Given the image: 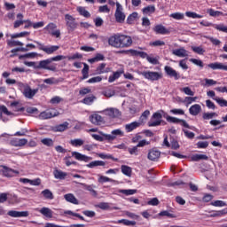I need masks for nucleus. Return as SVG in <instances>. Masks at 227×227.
I'll return each instance as SVG.
<instances>
[{"label": "nucleus", "mask_w": 227, "mask_h": 227, "mask_svg": "<svg viewBox=\"0 0 227 227\" xmlns=\"http://www.w3.org/2000/svg\"><path fill=\"white\" fill-rule=\"evenodd\" d=\"M72 157L75 158L76 160H82L83 162H90V160L92 159L91 157L86 156L78 152H73Z\"/></svg>", "instance_id": "obj_22"}, {"label": "nucleus", "mask_w": 227, "mask_h": 227, "mask_svg": "<svg viewBox=\"0 0 227 227\" xmlns=\"http://www.w3.org/2000/svg\"><path fill=\"white\" fill-rule=\"evenodd\" d=\"M106 63H102L99 65V67H97L96 72L97 74H107V72H109V68H106Z\"/></svg>", "instance_id": "obj_34"}, {"label": "nucleus", "mask_w": 227, "mask_h": 227, "mask_svg": "<svg viewBox=\"0 0 227 227\" xmlns=\"http://www.w3.org/2000/svg\"><path fill=\"white\" fill-rule=\"evenodd\" d=\"M189 113L192 114V116H198L200 113H201V106L199 104L192 106L189 109Z\"/></svg>", "instance_id": "obj_25"}, {"label": "nucleus", "mask_w": 227, "mask_h": 227, "mask_svg": "<svg viewBox=\"0 0 227 227\" xmlns=\"http://www.w3.org/2000/svg\"><path fill=\"white\" fill-rule=\"evenodd\" d=\"M116 92H114V90H105L103 91V95L105 97H107V98H111V97H114Z\"/></svg>", "instance_id": "obj_64"}, {"label": "nucleus", "mask_w": 227, "mask_h": 227, "mask_svg": "<svg viewBox=\"0 0 227 227\" xmlns=\"http://www.w3.org/2000/svg\"><path fill=\"white\" fill-rule=\"evenodd\" d=\"M39 45V51H43L46 54H54L59 49V46H45L41 43L35 42Z\"/></svg>", "instance_id": "obj_12"}, {"label": "nucleus", "mask_w": 227, "mask_h": 227, "mask_svg": "<svg viewBox=\"0 0 227 227\" xmlns=\"http://www.w3.org/2000/svg\"><path fill=\"white\" fill-rule=\"evenodd\" d=\"M108 45L114 47L115 49H121V44L120 41V35H114L108 38Z\"/></svg>", "instance_id": "obj_10"}, {"label": "nucleus", "mask_w": 227, "mask_h": 227, "mask_svg": "<svg viewBox=\"0 0 227 227\" xmlns=\"http://www.w3.org/2000/svg\"><path fill=\"white\" fill-rule=\"evenodd\" d=\"M38 56V53L36 52H30V53H26L24 55H20L19 57V59H24V58L29 59V58H36Z\"/></svg>", "instance_id": "obj_55"}, {"label": "nucleus", "mask_w": 227, "mask_h": 227, "mask_svg": "<svg viewBox=\"0 0 227 227\" xmlns=\"http://www.w3.org/2000/svg\"><path fill=\"white\" fill-rule=\"evenodd\" d=\"M64 198L66 201H68L69 203H73L74 205H79V200H77L75 196L72 193L66 194Z\"/></svg>", "instance_id": "obj_27"}, {"label": "nucleus", "mask_w": 227, "mask_h": 227, "mask_svg": "<svg viewBox=\"0 0 227 227\" xmlns=\"http://www.w3.org/2000/svg\"><path fill=\"white\" fill-rule=\"evenodd\" d=\"M181 91H183V93H184L185 95H189L190 97H194V91H192V90H191L189 87H184L181 89Z\"/></svg>", "instance_id": "obj_57"}, {"label": "nucleus", "mask_w": 227, "mask_h": 227, "mask_svg": "<svg viewBox=\"0 0 227 227\" xmlns=\"http://www.w3.org/2000/svg\"><path fill=\"white\" fill-rule=\"evenodd\" d=\"M36 93H38V89L33 90L28 85H26L23 90V95L26 98H33Z\"/></svg>", "instance_id": "obj_14"}, {"label": "nucleus", "mask_w": 227, "mask_h": 227, "mask_svg": "<svg viewBox=\"0 0 227 227\" xmlns=\"http://www.w3.org/2000/svg\"><path fill=\"white\" fill-rule=\"evenodd\" d=\"M207 13H209L210 17H220V15H223V12L219 11H214V9H208Z\"/></svg>", "instance_id": "obj_53"}, {"label": "nucleus", "mask_w": 227, "mask_h": 227, "mask_svg": "<svg viewBox=\"0 0 227 227\" xmlns=\"http://www.w3.org/2000/svg\"><path fill=\"white\" fill-rule=\"evenodd\" d=\"M190 62L193 63V65H196L197 67H200V68H203V61L198 59H190Z\"/></svg>", "instance_id": "obj_62"}, {"label": "nucleus", "mask_w": 227, "mask_h": 227, "mask_svg": "<svg viewBox=\"0 0 227 227\" xmlns=\"http://www.w3.org/2000/svg\"><path fill=\"white\" fill-rule=\"evenodd\" d=\"M60 102H63V98L59 96H55L50 100V104H59Z\"/></svg>", "instance_id": "obj_60"}, {"label": "nucleus", "mask_w": 227, "mask_h": 227, "mask_svg": "<svg viewBox=\"0 0 227 227\" xmlns=\"http://www.w3.org/2000/svg\"><path fill=\"white\" fill-rule=\"evenodd\" d=\"M159 215L160 217H169L170 219H175V217H176V215L173 213H171V211H168V210H165V211H161L159 213Z\"/></svg>", "instance_id": "obj_38"}, {"label": "nucleus", "mask_w": 227, "mask_h": 227, "mask_svg": "<svg viewBox=\"0 0 227 227\" xmlns=\"http://www.w3.org/2000/svg\"><path fill=\"white\" fill-rule=\"evenodd\" d=\"M192 51L196 52V54H205V50L201 46H192Z\"/></svg>", "instance_id": "obj_50"}, {"label": "nucleus", "mask_w": 227, "mask_h": 227, "mask_svg": "<svg viewBox=\"0 0 227 227\" xmlns=\"http://www.w3.org/2000/svg\"><path fill=\"white\" fill-rule=\"evenodd\" d=\"M99 134L103 136L106 141H114V139H116L118 137H122L123 131H121V129H114L111 134H106L102 131H100Z\"/></svg>", "instance_id": "obj_2"}, {"label": "nucleus", "mask_w": 227, "mask_h": 227, "mask_svg": "<svg viewBox=\"0 0 227 227\" xmlns=\"http://www.w3.org/2000/svg\"><path fill=\"white\" fill-rule=\"evenodd\" d=\"M167 121H169L170 123H181L183 127H185V129H191V126L185 121V120L178 119L176 117H167Z\"/></svg>", "instance_id": "obj_17"}, {"label": "nucleus", "mask_w": 227, "mask_h": 227, "mask_svg": "<svg viewBox=\"0 0 227 227\" xmlns=\"http://www.w3.org/2000/svg\"><path fill=\"white\" fill-rule=\"evenodd\" d=\"M41 143L45 146H54V140L52 138H43Z\"/></svg>", "instance_id": "obj_48"}, {"label": "nucleus", "mask_w": 227, "mask_h": 227, "mask_svg": "<svg viewBox=\"0 0 227 227\" xmlns=\"http://www.w3.org/2000/svg\"><path fill=\"white\" fill-rule=\"evenodd\" d=\"M65 20H66V25L67 27V31H75L77 29V21L75 20V18L70 14H66L65 15Z\"/></svg>", "instance_id": "obj_3"}, {"label": "nucleus", "mask_w": 227, "mask_h": 227, "mask_svg": "<svg viewBox=\"0 0 227 227\" xmlns=\"http://www.w3.org/2000/svg\"><path fill=\"white\" fill-rule=\"evenodd\" d=\"M121 173L125 175L126 176H132V168L127 166V165H122L121 167Z\"/></svg>", "instance_id": "obj_35"}, {"label": "nucleus", "mask_w": 227, "mask_h": 227, "mask_svg": "<svg viewBox=\"0 0 227 227\" xmlns=\"http://www.w3.org/2000/svg\"><path fill=\"white\" fill-rule=\"evenodd\" d=\"M164 69L168 77H174L176 81H178V79H180V74H178L176 70L173 69V67L166 66Z\"/></svg>", "instance_id": "obj_18"}, {"label": "nucleus", "mask_w": 227, "mask_h": 227, "mask_svg": "<svg viewBox=\"0 0 227 227\" xmlns=\"http://www.w3.org/2000/svg\"><path fill=\"white\" fill-rule=\"evenodd\" d=\"M53 176L57 180H65L68 174H67V172H63L62 170L55 169L53 171Z\"/></svg>", "instance_id": "obj_26"}, {"label": "nucleus", "mask_w": 227, "mask_h": 227, "mask_svg": "<svg viewBox=\"0 0 227 227\" xmlns=\"http://www.w3.org/2000/svg\"><path fill=\"white\" fill-rule=\"evenodd\" d=\"M68 125H69V123L65 121L64 123L59 124L55 127L56 131L57 132H65V130H67V129H68Z\"/></svg>", "instance_id": "obj_40"}, {"label": "nucleus", "mask_w": 227, "mask_h": 227, "mask_svg": "<svg viewBox=\"0 0 227 227\" xmlns=\"http://www.w3.org/2000/svg\"><path fill=\"white\" fill-rule=\"evenodd\" d=\"M192 160L193 162H198L200 160H208V156L206 154H194L192 156Z\"/></svg>", "instance_id": "obj_30"}, {"label": "nucleus", "mask_w": 227, "mask_h": 227, "mask_svg": "<svg viewBox=\"0 0 227 227\" xmlns=\"http://www.w3.org/2000/svg\"><path fill=\"white\" fill-rule=\"evenodd\" d=\"M153 31L156 35H169V33H171V31H169V29L166 28V27H164L163 25H156L153 27Z\"/></svg>", "instance_id": "obj_20"}, {"label": "nucleus", "mask_w": 227, "mask_h": 227, "mask_svg": "<svg viewBox=\"0 0 227 227\" xmlns=\"http://www.w3.org/2000/svg\"><path fill=\"white\" fill-rule=\"evenodd\" d=\"M215 29L221 31L222 33H227V27L224 24L215 25Z\"/></svg>", "instance_id": "obj_56"}, {"label": "nucleus", "mask_w": 227, "mask_h": 227, "mask_svg": "<svg viewBox=\"0 0 227 227\" xmlns=\"http://www.w3.org/2000/svg\"><path fill=\"white\" fill-rule=\"evenodd\" d=\"M215 116H217V114L215 113H205L203 114V119L204 120H212Z\"/></svg>", "instance_id": "obj_63"}, {"label": "nucleus", "mask_w": 227, "mask_h": 227, "mask_svg": "<svg viewBox=\"0 0 227 227\" xmlns=\"http://www.w3.org/2000/svg\"><path fill=\"white\" fill-rule=\"evenodd\" d=\"M7 215H10V217H27L29 215V212L11 210L8 211Z\"/></svg>", "instance_id": "obj_19"}, {"label": "nucleus", "mask_w": 227, "mask_h": 227, "mask_svg": "<svg viewBox=\"0 0 227 227\" xmlns=\"http://www.w3.org/2000/svg\"><path fill=\"white\" fill-rule=\"evenodd\" d=\"M82 79H88V77H90V66H88V64L83 63V68L82 70Z\"/></svg>", "instance_id": "obj_32"}, {"label": "nucleus", "mask_w": 227, "mask_h": 227, "mask_svg": "<svg viewBox=\"0 0 227 227\" xmlns=\"http://www.w3.org/2000/svg\"><path fill=\"white\" fill-rule=\"evenodd\" d=\"M172 54L177 58H189V51L184 47L173 50Z\"/></svg>", "instance_id": "obj_15"}, {"label": "nucleus", "mask_w": 227, "mask_h": 227, "mask_svg": "<svg viewBox=\"0 0 227 227\" xmlns=\"http://www.w3.org/2000/svg\"><path fill=\"white\" fill-rule=\"evenodd\" d=\"M214 100L218 103L220 107H227V100L219 97L214 98Z\"/></svg>", "instance_id": "obj_46"}, {"label": "nucleus", "mask_w": 227, "mask_h": 227, "mask_svg": "<svg viewBox=\"0 0 227 227\" xmlns=\"http://www.w3.org/2000/svg\"><path fill=\"white\" fill-rule=\"evenodd\" d=\"M98 166H106V162L102 160H94L87 164V168H97Z\"/></svg>", "instance_id": "obj_37"}, {"label": "nucleus", "mask_w": 227, "mask_h": 227, "mask_svg": "<svg viewBox=\"0 0 227 227\" xmlns=\"http://www.w3.org/2000/svg\"><path fill=\"white\" fill-rule=\"evenodd\" d=\"M99 113H105L106 116H109L110 118H119V116H121V112L118 110V108H107L105 109Z\"/></svg>", "instance_id": "obj_9"}, {"label": "nucleus", "mask_w": 227, "mask_h": 227, "mask_svg": "<svg viewBox=\"0 0 227 227\" xmlns=\"http://www.w3.org/2000/svg\"><path fill=\"white\" fill-rule=\"evenodd\" d=\"M89 118L90 121L93 125H102V123H104V117L99 115L98 114H93Z\"/></svg>", "instance_id": "obj_16"}, {"label": "nucleus", "mask_w": 227, "mask_h": 227, "mask_svg": "<svg viewBox=\"0 0 227 227\" xmlns=\"http://www.w3.org/2000/svg\"><path fill=\"white\" fill-rule=\"evenodd\" d=\"M42 194L46 200H54V194L49 189L43 190Z\"/></svg>", "instance_id": "obj_41"}, {"label": "nucleus", "mask_w": 227, "mask_h": 227, "mask_svg": "<svg viewBox=\"0 0 227 227\" xmlns=\"http://www.w3.org/2000/svg\"><path fill=\"white\" fill-rule=\"evenodd\" d=\"M40 214L44 215V217H49L50 219L52 218V210L49 207H43L40 209Z\"/></svg>", "instance_id": "obj_33"}, {"label": "nucleus", "mask_w": 227, "mask_h": 227, "mask_svg": "<svg viewBox=\"0 0 227 227\" xmlns=\"http://www.w3.org/2000/svg\"><path fill=\"white\" fill-rule=\"evenodd\" d=\"M148 116H150V111L149 110H145L140 116V121L141 123H145V121H146V120H148Z\"/></svg>", "instance_id": "obj_51"}, {"label": "nucleus", "mask_w": 227, "mask_h": 227, "mask_svg": "<svg viewBox=\"0 0 227 227\" xmlns=\"http://www.w3.org/2000/svg\"><path fill=\"white\" fill-rule=\"evenodd\" d=\"M1 168H3V169L1 170L2 175L4 176H6L7 178H12V176L19 175V170H13L4 165H2Z\"/></svg>", "instance_id": "obj_13"}, {"label": "nucleus", "mask_w": 227, "mask_h": 227, "mask_svg": "<svg viewBox=\"0 0 227 227\" xmlns=\"http://www.w3.org/2000/svg\"><path fill=\"white\" fill-rule=\"evenodd\" d=\"M211 205L213 207H226L227 206L226 202H224L223 200H215V201L211 202Z\"/></svg>", "instance_id": "obj_61"}, {"label": "nucleus", "mask_w": 227, "mask_h": 227, "mask_svg": "<svg viewBox=\"0 0 227 227\" xmlns=\"http://www.w3.org/2000/svg\"><path fill=\"white\" fill-rule=\"evenodd\" d=\"M44 30L49 33L51 36H55V38H61V30L58 29V25L55 23H49Z\"/></svg>", "instance_id": "obj_1"}, {"label": "nucleus", "mask_w": 227, "mask_h": 227, "mask_svg": "<svg viewBox=\"0 0 227 227\" xmlns=\"http://www.w3.org/2000/svg\"><path fill=\"white\" fill-rule=\"evenodd\" d=\"M102 81V76H95L87 81L89 84H95V82H100Z\"/></svg>", "instance_id": "obj_58"}, {"label": "nucleus", "mask_w": 227, "mask_h": 227, "mask_svg": "<svg viewBox=\"0 0 227 227\" xmlns=\"http://www.w3.org/2000/svg\"><path fill=\"white\" fill-rule=\"evenodd\" d=\"M141 75L149 81H159V79H162V73L159 72L144 71L141 73Z\"/></svg>", "instance_id": "obj_5"}, {"label": "nucleus", "mask_w": 227, "mask_h": 227, "mask_svg": "<svg viewBox=\"0 0 227 227\" xmlns=\"http://www.w3.org/2000/svg\"><path fill=\"white\" fill-rule=\"evenodd\" d=\"M7 45L9 47H18V46L22 47V45H24V43H22L20 41L8 40Z\"/></svg>", "instance_id": "obj_44"}, {"label": "nucleus", "mask_w": 227, "mask_h": 227, "mask_svg": "<svg viewBox=\"0 0 227 227\" xmlns=\"http://www.w3.org/2000/svg\"><path fill=\"white\" fill-rule=\"evenodd\" d=\"M80 184L82 185L85 191H89V192H90L91 196H93L94 198H97V196H98V193L97 192V191L93 189V185H88L86 184Z\"/></svg>", "instance_id": "obj_28"}, {"label": "nucleus", "mask_w": 227, "mask_h": 227, "mask_svg": "<svg viewBox=\"0 0 227 227\" xmlns=\"http://www.w3.org/2000/svg\"><path fill=\"white\" fill-rule=\"evenodd\" d=\"M143 13L145 15H152V13H155V5H148L143 9Z\"/></svg>", "instance_id": "obj_36"}, {"label": "nucleus", "mask_w": 227, "mask_h": 227, "mask_svg": "<svg viewBox=\"0 0 227 227\" xmlns=\"http://www.w3.org/2000/svg\"><path fill=\"white\" fill-rule=\"evenodd\" d=\"M77 12L80 15H82V17H86V19L90 17V12H88L84 7H77Z\"/></svg>", "instance_id": "obj_43"}, {"label": "nucleus", "mask_w": 227, "mask_h": 227, "mask_svg": "<svg viewBox=\"0 0 227 227\" xmlns=\"http://www.w3.org/2000/svg\"><path fill=\"white\" fill-rule=\"evenodd\" d=\"M208 68L212 70H224L227 72V66H224L223 63L215 62L207 65Z\"/></svg>", "instance_id": "obj_23"}, {"label": "nucleus", "mask_w": 227, "mask_h": 227, "mask_svg": "<svg viewBox=\"0 0 227 227\" xmlns=\"http://www.w3.org/2000/svg\"><path fill=\"white\" fill-rule=\"evenodd\" d=\"M116 11H115V19L117 22H124L125 21V14L123 13L122 10L123 7L121 6V4H120V3H116Z\"/></svg>", "instance_id": "obj_8"}, {"label": "nucleus", "mask_w": 227, "mask_h": 227, "mask_svg": "<svg viewBox=\"0 0 227 227\" xmlns=\"http://www.w3.org/2000/svg\"><path fill=\"white\" fill-rule=\"evenodd\" d=\"M162 123V114L156 112L151 117L150 121L148 122L149 127H159Z\"/></svg>", "instance_id": "obj_6"}, {"label": "nucleus", "mask_w": 227, "mask_h": 227, "mask_svg": "<svg viewBox=\"0 0 227 227\" xmlns=\"http://www.w3.org/2000/svg\"><path fill=\"white\" fill-rule=\"evenodd\" d=\"M185 15L190 19H203V16L192 12H186Z\"/></svg>", "instance_id": "obj_49"}, {"label": "nucleus", "mask_w": 227, "mask_h": 227, "mask_svg": "<svg viewBox=\"0 0 227 227\" xmlns=\"http://www.w3.org/2000/svg\"><path fill=\"white\" fill-rule=\"evenodd\" d=\"M226 214H227V209H223L210 215V217H221V215H226Z\"/></svg>", "instance_id": "obj_52"}, {"label": "nucleus", "mask_w": 227, "mask_h": 227, "mask_svg": "<svg viewBox=\"0 0 227 227\" xmlns=\"http://www.w3.org/2000/svg\"><path fill=\"white\" fill-rule=\"evenodd\" d=\"M95 100H97V97H95V96H90V97H87V98H84L83 99H82V102H83V104H85L86 106H91V104L93 103V102H95Z\"/></svg>", "instance_id": "obj_42"}, {"label": "nucleus", "mask_w": 227, "mask_h": 227, "mask_svg": "<svg viewBox=\"0 0 227 227\" xmlns=\"http://www.w3.org/2000/svg\"><path fill=\"white\" fill-rule=\"evenodd\" d=\"M170 17L172 19H175L176 20H184V13H182V12H174V13L170 14Z\"/></svg>", "instance_id": "obj_54"}, {"label": "nucleus", "mask_w": 227, "mask_h": 227, "mask_svg": "<svg viewBox=\"0 0 227 227\" xmlns=\"http://www.w3.org/2000/svg\"><path fill=\"white\" fill-rule=\"evenodd\" d=\"M11 145L12 146H16V147H19V146H26V145H27V139L26 138H12L11 140Z\"/></svg>", "instance_id": "obj_21"}, {"label": "nucleus", "mask_w": 227, "mask_h": 227, "mask_svg": "<svg viewBox=\"0 0 227 227\" xmlns=\"http://www.w3.org/2000/svg\"><path fill=\"white\" fill-rule=\"evenodd\" d=\"M17 19H19V20H16L14 22V27H20V26H22L24 23H26V20H24V14L22 13H19L17 14Z\"/></svg>", "instance_id": "obj_29"}, {"label": "nucleus", "mask_w": 227, "mask_h": 227, "mask_svg": "<svg viewBox=\"0 0 227 227\" xmlns=\"http://www.w3.org/2000/svg\"><path fill=\"white\" fill-rule=\"evenodd\" d=\"M136 19H137V12L131 13L127 19L128 24H132V22L135 21Z\"/></svg>", "instance_id": "obj_59"}, {"label": "nucleus", "mask_w": 227, "mask_h": 227, "mask_svg": "<svg viewBox=\"0 0 227 227\" xmlns=\"http://www.w3.org/2000/svg\"><path fill=\"white\" fill-rule=\"evenodd\" d=\"M141 123L137 121L131 122L129 124H126L125 129L127 132H132V130H135V129H137Z\"/></svg>", "instance_id": "obj_31"}, {"label": "nucleus", "mask_w": 227, "mask_h": 227, "mask_svg": "<svg viewBox=\"0 0 227 227\" xmlns=\"http://www.w3.org/2000/svg\"><path fill=\"white\" fill-rule=\"evenodd\" d=\"M160 157V152L157 151V150H150L147 155V159H149V160H158V159Z\"/></svg>", "instance_id": "obj_24"}, {"label": "nucleus", "mask_w": 227, "mask_h": 227, "mask_svg": "<svg viewBox=\"0 0 227 227\" xmlns=\"http://www.w3.org/2000/svg\"><path fill=\"white\" fill-rule=\"evenodd\" d=\"M118 192L125 194V196H132L137 192V190H119Z\"/></svg>", "instance_id": "obj_47"}, {"label": "nucleus", "mask_w": 227, "mask_h": 227, "mask_svg": "<svg viewBox=\"0 0 227 227\" xmlns=\"http://www.w3.org/2000/svg\"><path fill=\"white\" fill-rule=\"evenodd\" d=\"M56 116H59V112L56 109L44 111L39 114L40 120H49L51 118H56Z\"/></svg>", "instance_id": "obj_7"}, {"label": "nucleus", "mask_w": 227, "mask_h": 227, "mask_svg": "<svg viewBox=\"0 0 227 227\" xmlns=\"http://www.w3.org/2000/svg\"><path fill=\"white\" fill-rule=\"evenodd\" d=\"M70 145H72V146H82L84 140L81 138L73 139L70 141Z\"/></svg>", "instance_id": "obj_45"}, {"label": "nucleus", "mask_w": 227, "mask_h": 227, "mask_svg": "<svg viewBox=\"0 0 227 227\" xmlns=\"http://www.w3.org/2000/svg\"><path fill=\"white\" fill-rule=\"evenodd\" d=\"M119 224H124V226H136V221H129L128 219H121L118 221Z\"/></svg>", "instance_id": "obj_39"}, {"label": "nucleus", "mask_w": 227, "mask_h": 227, "mask_svg": "<svg viewBox=\"0 0 227 227\" xmlns=\"http://www.w3.org/2000/svg\"><path fill=\"white\" fill-rule=\"evenodd\" d=\"M121 42V49H125L126 47H130L132 45V37L125 35H119Z\"/></svg>", "instance_id": "obj_11"}, {"label": "nucleus", "mask_w": 227, "mask_h": 227, "mask_svg": "<svg viewBox=\"0 0 227 227\" xmlns=\"http://www.w3.org/2000/svg\"><path fill=\"white\" fill-rule=\"evenodd\" d=\"M50 63H51V59L41 60L38 62L37 67H37V70L43 69L56 72V66H49Z\"/></svg>", "instance_id": "obj_4"}]
</instances>
